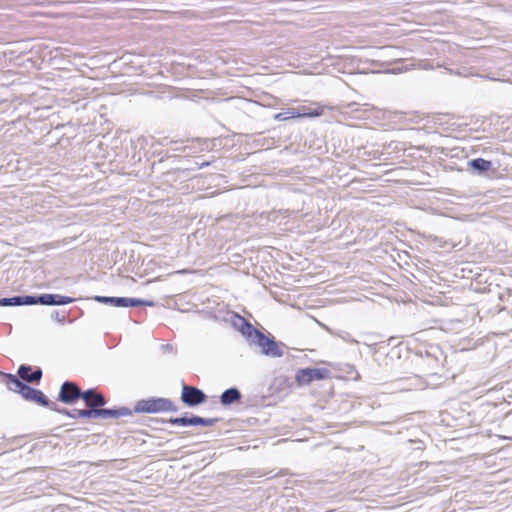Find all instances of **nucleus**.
I'll return each instance as SVG.
<instances>
[{
  "mask_svg": "<svg viewBox=\"0 0 512 512\" xmlns=\"http://www.w3.org/2000/svg\"><path fill=\"white\" fill-rule=\"evenodd\" d=\"M499 164L482 157L472 158L467 161V171L472 176L493 179L497 176Z\"/></svg>",
  "mask_w": 512,
  "mask_h": 512,
  "instance_id": "obj_7",
  "label": "nucleus"
},
{
  "mask_svg": "<svg viewBox=\"0 0 512 512\" xmlns=\"http://www.w3.org/2000/svg\"><path fill=\"white\" fill-rule=\"evenodd\" d=\"M51 318L60 324H64L66 320L65 315H60L58 311H53L51 314Z\"/></svg>",
  "mask_w": 512,
  "mask_h": 512,
  "instance_id": "obj_24",
  "label": "nucleus"
},
{
  "mask_svg": "<svg viewBox=\"0 0 512 512\" xmlns=\"http://www.w3.org/2000/svg\"><path fill=\"white\" fill-rule=\"evenodd\" d=\"M15 375L18 379L24 381L27 384H39L43 376V371L40 367H32L29 364H21L18 367L17 373Z\"/></svg>",
  "mask_w": 512,
  "mask_h": 512,
  "instance_id": "obj_11",
  "label": "nucleus"
},
{
  "mask_svg": "<svg viewBox=\"0 0 512 512\" xmlns=\"http://www.w3.org/2000/svg\"><path fill=\"white\" fill-rule=\"evenodd\" d=\"M79 390L80 387L76 382L65 380L60 386L57 401L65 405H74L79 401Z\"/></svg>",
  "mask_w": 512,
  "mask_h": 512,
  "instance_id": "obj_10",
  "label": "nucleus"
},
{
  "mask_svg": "<svg viewBox=\"0 0 512 512\" xmlns=\"http://www.w3.org/2000/svg\"><path fill=\"white\" fill-rule=\"evenodd\" d=\"M108 403V399L102 394L97 392V394L92 398V400L86 406L87 410H92L94 413L97 411L104 410L106 404ZM91 419H98L97 414L90 415Z\"/></svg>",
  "mask_w": 512,
  "mask_h": 512,
  "instance_id": "obj_16",
  "label": "nucleus"
},
{
  "mask_svg": "<svg viewBox=\"0 0 512 512\" xmlns=\"http://www.w3.org/2000/svg\"><path fill=\"white\" fill-rule=\"evenodd\" d=\"M231 324L247 341L249 346L257 347L258 353L268 358H281L287 345L276 340L269 332L255 327L249 320L238 313L231 316Z\"/></svg>",
  "mask_w": 512,
  "mask_h": 512,
  "instance_id": "obj_1",
  "label": "nucleus"
},
{
  "mask_svg": "<svg viewBox=\"0 0 512 512\" xmlns=\"http://www.w3.org/2000/svg\"><path fill=\"white\" fill-rule=\"evenodd\" d=\"M160 351L162 353H176V349L174 348V346L172 344H161L160 345Z\"/></svg>",
  "mask_w": 512,
  "mask_h": 512,
  "instance_id": "obj_23",
  "label": "nucleus"
},
{
  "mask_svg": "<svg viewBox=\"0 0 512 512\" xmlns=\"http://www.w3.org/2000/svg\"><path fill=\"white\" fill-rule=\"evenodd\" d=\"M242 393L238 387L232 386L225 389L219 396V402L223 407H230L233 404L241 403Z\"/></svg>",
  "mask_w": 512,
  "mask_h": 512,
  "instance_id": "obj_15",
  "label": "nucleus"
},
{
  "mask_svg": "<svg viewBox=\"0 0 512 512\" xmlns=\"http://www.w3.org/2000/svg\"><path fill=\"white\" fill-rule=\"evenodd\" d=\"M48 409L51 410V411H54V412H56L58 414H61V415H64V416L70 418L71 409H67L65 407H61L58 404H56L55 402H53V401H51Z\"/></svg>",
  "mask_w": 512,
  "mask_h": 512,
  "instance_id": "obj_22",
  "label": "nucleus"
},
{
  "mask_svg": "<svg viewBox=\"0 0 512 512\" xmlns=\"http://www.w3.org/2000/svg\"><path fill=\"white\" fill-rule=\"evenodd\" d=\"M123 298L124 297L95 295L91 299L100 304L122 308Z\"/></svg>",
  "mask_w": 512,
  "mask_h": 512,
  "instance_id": "obj_17",
  "label": "nucleus"
},
{
  "mask_svg": "<svg viewBox=\"0 0 512 512\" xmlns=\"http://www.w3.org/2000/svg\"><path fill=\"white\" fill-rule=\"evenodd\" d=\"M447 356L438 344H424L410 351L407 362L415 377H439Z\"/></svg>",
  "mask_w": 512,
  "mask_h": 512,
  "instance_id": "obj_2",
  "label": "nucleus"
},
{
  "mask_svg": "<svg viewBox=\"0 0 512 512\" xmlns=\"http://www.w3.org/2000/svg\"><path fill=\"white\" fill-rule=\"evenodd\" d=\"M38 305V294L14 295L11 297L0 298V306L16 307V306H33Z\"/></svg>",
  "mask_w": 512,
  "mask_h": 512,
  "instance_id": "obj_12",
  "label": "nucleus"
},
{
  "mask_svg": "<svg viewBox=\"0 0 512 512\" xmlns=\"http://www.w3.org/2000/svg\"><path fill=\"white\" fill-rule=\"evenodd\" d=\"M76 299L70 296L55 294V293H42L38 294V305L43 306H64L75 302Z\"/></svg>",
  "mask_w": 512,
  "mask_h": 512,
  "instance_id": "obj_13",
  "label": "nucleus"
},
{
  "mask_svg": "<svg viewBox=\"0 0 512 512\" xmlns=\"http://www.w3.org/2000/svg\"><path fill=\"white\" fill-rule=\"evenodd\" d=\"M331 378V371L325 367L299 368L295 372V383L297 387H305L315 381H322Z\"/></svg>",
  "mask_w": 512,
  "mask_h": 512,
  "instance_id": "obj_6",
  "label": "nucleus"
},
{
  "mask_svg": "<svg viewBox=\"0 0 512 512\" xmlns=\"http://www.w3.org/2000/svg\"><path fill=\"white\" fill-rule=\"evenodd\" d=\"M94 412L92 410L85 409H71L70 418L71 419H91L90 415H93Z\"/></svg>",
  "mask_w": 512,
  "mask_h": 512,
  "instance_id": "obj_19",
  "label": "nucleus"
},
{
  "mask_svg": "<svg viewBox=\"0 0 512 512\" xmlns=\"http://www.w3.org/2000/svg\"><path fill=\"white\" fill-rule=\"evenodd\" d=\"M97 394L96 388H88L86 390H79V400H82L85 403V406L92 400V398Z\"/></svg>",
  "mask_w": 512,
  "mask_h": 512,
  "instance_id": "obj_20",
  "label": "nucleus"
},
{
  "mask_svg": "<svg viewBox=\"0 0 512 512\" xmlns=\"http://www.w3.org/2000/svg\"><path fill=\"white\" fill-rule=\"evenodd\" d=\"M153 307L155 306V302L153 300H146L136 297H124L123 298V306L122 308H128V307Z\"/></svg>",
  "mask_w": 512,
  "mask_h": 512,
  "instance_id": "obj_18",
  "label": "nucleus"
},
{
  "mask_svg": "<svg viewBox=\"0 0 512 512\" xmlns=\"http://www.w3.org/2000/svg\"><path fill=\"white\" fill-rule=\"evenodd\" d=\"M181 386L180 400L186 407L194 408L207 402L208 396L202 389L187 385L183 380Z\"/></svg>",
  "mask_w": 512,
  "mask_h": 512,
  "instance_id": "obj_8",
  "label": "nucleus"
},
{
  "mask_svg": "<svg viewBox=\"0 0 512 512\" xmlns=\"http://www.w3.org/2000/svg\"><path fill=\"white\" fill-rule=\"evenodd\" d=\"M154 419H155V418H151V421H152L153 423H155V424H157V425L163 424L162 422H155V421H153Z\"/></svg>",
  "mask_w": 512,
  "mask_h": 512,
  "instance_id": "obj_27",
  "label": "nucleus"
},
{
  "mask_svg": "<svg viewBox=\"0 0 512 512\" xmlns=\"http://www.w3.org/2000/svg\"><path fill=\"white\" fill-rule=\"evenodd\" d=\"M195 165H196V167H197L198 169H202V168H205V167L209 166V165H210V162H208V161H202V162H198V161H196V162H195Z\"/></svg>",
  "mask_w": 512,
  "mask_h": 512,
  "instance_id": "obj_25",
  "label": "nucleus"
},
{
  "mask_svg": "<svg viewBox=\"0 0 512 512\" xmlns=\"http://www.w3.org/2000/svg\"><path fill=\"white\" fill-rule=\"evenodd\" d=\"M155 422L168 423L174 426L190 427L202 426L212 427L219 422V418H204L190 412H184L181 416L170 417L169 419H154Z\"/></svg>",
  "mask_w": 512,
  "mask_h": 512,
  "instance_id": "obj_5",
  "label": "nucleus"
},
{
  "mask_svg": "<svg viewBox=\"0 0 512 512\" xmlns=\"http://www.w3.org/2000/svg\"><path fill=\"white\" fill-rule=\"evenodd\" d=\"M332 335L342 339L343 341L345 342H348V343H351V344H356L358 343L357 340H355L351 335L350 333H348L347 331H344V330H338V331H333L331 332Z\"/></svg>",
  "mask_w": 512,
  "mask_h": 512,
  "instance_id": "obj_21",
  "label": "nucleus"
},
{
  "mask_svg": "<svg viewBox=\"0 0 512 512\" xmlns=\"http://www.w3.org/2000/svg\"><path fill=\"white\" fill-rule=\"evenodd\" d=\"M179 273L184 274V273H186V271L185 270H181V271H179Z\"/></svg>",
  "mask_w": 512,
  "mask_h": 512,
  "instance_id": "obj_28",
  "label": "nucleus"
},
{
  "mask_svg": "<svg viewBox=\"0 0 512 512\" xmlns=\"http://www.w3.org/2000/svg\"><path fill=\"white\" fill-rule=\"evenodd\" d=\"M133 413V409H130L127 406H114L97 411L95 414L98 415V419H116L119 417L131 416Z\"/></svg>",
  "mask_w": 512,
  "mask_h": 512,
  "instance_id": "obj_14",
  "label": "nucleus"
},
{
  "mask_svg": "<svg viewBox=\"0 0 512 512\" xmlns=\"http://www.w3.org/2000/svg\"><path fill=\"white\" fill-rule=\"evenodd\" d=\"M0 381L9 391L19 394L23 400L48 409L51 400L42 390L21 381L12 373L0 372Z\"/></svg>",
  "mask_w": 512,
  "mask_h": 512,
  "instance_id": "obj_3",
  "label": "nucleus"
},
{
  "mask_svg": "<svg viewBox=\"0 0 512 512\" xmlns=\"http://www.w3.org/2000/svg\"><path fill=\"white\" fill-rule=\"evenodd\" d=\"M133 411L137 414H156L161 412H177L178 407L169 398L152 396L136 401Z\"/></svg>",
  "mask_w": 512,
  "mask_h": 512,
  "instance_id": "obj_4",
  "label": "nucleus"
},
{
  "mask_svg": "<svg viewBox=\"0 0 512 512\" xmlns=\"http://www.w3.org/2000/svg\"><path fill=\"white\" fill-rule=\"evenodd\" d=\"M500 439L502 440H511L512 439V436H499Z\"/></svg>",
  "mask_w": 512,
  "mask_h": 512,
  "instance_id": "obj_26",
  "label": "nucleus"
},
{
  "mask_svg": "<svg viewBox=\"0 0 512 512\" xmlns=\"http://www.w3.org/2000/svg\"><path fill=\"white\" fill-rule=\"evenodd\" d=\"M323 114V108H311L301 106L299 108H289L285 111L276 113L273 118L277 121H287L295 118H315Z\"/></svg>",
  "mask_w": 512,
  "mask_h": 512,
  "instance_id": "obj_9",
  "label": "nucleus"
}]
</instances>
